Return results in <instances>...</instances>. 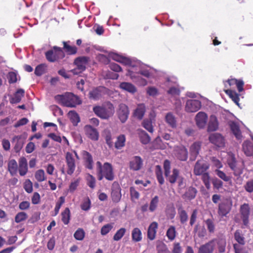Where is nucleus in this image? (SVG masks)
<instances>
[{
    "mask_svg": "<svg viewBox=\"0 0 253 253\" xmlns=\"http://www.w3.org/2000/svg\"><path fill=\"white\" fill-rule=\"evenodd\" d=\"M55 99L59 101L64 106L69 107H75L82 103L80 98L73 93L66 92L64 94L57 95Z\"/></svg>",
    "mask_w": 253,
    "mask_h": 253,
    "instance_id": "1",
    "label": "nucleus"
},
{
    "mask_svg": "<svg viewBox=\"0 0 253 253\" xmlns=\"http://www.w3.org/2000/svg\"><path fill=\"white\" fill-rule=\"evenodd\" d=\"M93 111L98 117L102 119H108L115 112L112 104L108 103L106 106H95L93 108Z\"/></svg>",
    "mask_w": 253,
    "mask_h": 253,
    "instance_id": "2",
    "label": "nucleus"
},
{
    "mask_svg": "<svg viewBox=\"0 0 253 253\" xmlns=\"http://www.w3.org/2000/svg\"><path fill=\"white\" fill-rule=\"evenodd\" d=\"M47 60L50 62H55L65 57V54L61 47L54 46L53 48L45 53Z\"/></svg>",
    "mask_w": 253,
    "mask_h": 253,
    "instance_id": "3",
    "label": "nucleus"
},
{
    "mask_svg": "<svg viewBox=\"0 0 253 253\" xmlns=\"http://www.w3.org/2000/svg\"><path fill=\"white\" fill-rule=\"evenodd\" d=\"M90 61V58L88 56H80L76 58L74 60V64L77 66V68L72 70L74 74H78L86 69V66Z\"/></svg>",
    "mask_w": 253,
    "mask_h": 253,
    "instance_id": "4",
    "label": "nucleus"
},
{
    "mask_svg": "<svg viewBox=\"0 0 253 253\" xmlns=\"http://www.w3.org/2000/svg\"><path fill=\"white\" fill-rule=\"evenodd\" d=\"M218 245L219 252H221V246L219 244L218 239H213L208 243L202 245L199 249L198 253H212L214 248Z\"/></svg>",
    "mask_w": 253,
    "mask_h": 253,
    "instance_id": "5",
    "label": "nucleus"
},
{
    "mask_svg": "<svg viewBox=\"0 0 253 253\" xmlns=\"http://www.w3.org/2000/svg\"><path fill=\"white\" fill-rule=\"evenodd\" d=\"M179 170L177 169H173L172 170V173L169 174L168 176H165L167 180L171 184H174L176 181L178 182L179 187H181L184 184V178L179 175Z\"/></svg>",
    "mask_w": 253,
    "mask_h": 253,
    "instance_id": "6",
    "label": "nucleus"
},
{
    "mask_svg": "<svg viewBox=\"0 0 253 253\" xmlns=\"http://www.w3.org/2000/svg\"><path fill=\"white\" fill-rule=\"evenodd\" d=\"M65 162L67 166L66 173L72 175L76 169V161L72 153L68 152L65 155Z\"/></svg>",
    "mask_w": 253,
    "mask_h": 253,
    "instance_id": "7",
    "label": "nucleus"
},
{
    "mask_svg": "<svg viewBox=\"0 0 253 253\" xmlns=\"http://www.w3.org/2000/svg\"><path fill=\"white\" fill-rule=\"evenodd\" d=\"M107 88L103 86H99L93 88L88 94V97L94 100H99L106 92Z\"/></svg>",
    "mask_w": 253,
    "mask_h": 253,
    "instance_id": "8",
    "label": "nucleus"
},
{
    "mask_svg": "<svg viewBox=\"0 0 253 253\" xmlns=\"http://www.w3.org/2000/svg\"><path fill=\"white\" fill-rule=\"evenodd\" d=\"M209 165L203 160H198L195 164L194 169V173L196 175H202L209 169Z\"/></svg>",
    "mask_w": 253,
    "mask_h": 253,
    "instance_id": "9",
    "label": "nucleus"
},
{
    "mask_svg": "<svg viewBox=\"0 0 253 253\" xmlns=\"http://www.w3.org/2000/svg\"><path fill=\"white\" fill-rule=\"evenodd\" d=\"M111 198L113 202L118 203L122 197L121 188L117 182H114L111 188Z\"/></svg>",
    "mask_w": 253,
    "mask_h": 253,
    "instance_id": "10",
    "label": "nucleus"
},
{
    "mask_svg": "<svg viewBox=\"0 0 253 253\" xmlns=\"http://www.w3.org/2000/svg\"><path fill=\"white\" fill-rule=\"evenodd\" d=\"M201 107V102L196 99H190L187 101L185 106V110L187 112H196Z\"/></svg>",
    "mask_w": 253,
    "mask_h": 253,
    "instance_id": "11",
    "label": "nucleus"
},
{
    "mask_svg": "<svg viewBox=\"0 0 253 253\" xmlns=\"http://www.w3.org/2000/svg\"><path fill=\"white\" fill-rule=\"evenodd\" d=\"M241 218L243 224L247 226L249 223V217L250 213V208L248 204H244L241 205L240 209Z\"/></svg>",
    "mask_w": 253,
    "mask_h": 253,
    "instance_id": "12",
    "label": "nucleus"
},
{
    "mask_svg": "<svg viewBox=\"0 0 253 253\" xmlns=\"http://www.w3.org/2000/svg\"><path fill=\"white\" fill-rule=\"evenodd\" d=\"M104 177L109 181H113L114 179L113 169L111 164L106 162L103 164V169L101 170Z\"/></svg>",
    "mask_w": 253,
    "mask_h": 253,
    "instance_id": "13",
    "label": "nucleus"
},
{
    "mask_svg": "<svg viewBox=\"0 0 253 253\" xmlns=\"http://www.w3.org/2000/svg\"><path fill=\"white\" fill-rule=\"evenodd\" d=\"M117 114L121 122L124 123L127 120L129 115L128 107L125 104H120Z\"/></svg>",
    "mask_w": 253,
    "mask_h": 253,
    "instance_id": "14",
    "label": "nucleus"
},
{
    "mask_svg": "<svg viewBox=\"0 0 253 253\" xmlns=\"http://www.w3.org/2000/svg\"><path fill=\"white\" fill-rule=\"evenodd\" d=\"M228 125L232 133L235 136L236 139L241 140L243 138V135L239 124L233 121H229Z\"/></svg>",
    "mask_w": 253,
    "mask_h": 253,
    "instance_id": "15",
    "label": "nucleus"
},
{
    "mask_svg": "<svg viewBox=\"0 0 253 253\" xmlns=\"http://www.w3.org/2000/svg\"><path fill=\"white\" fill-rule=\"evenodd\" d=\"M18 169L20 176H25L28 171L27 161L24 157H20L18 160Z\"/></svg>",
    "mask_w": 253,
    "mask_h": 253,
    "instance_id": "16",
    "label": "nucleus"
},
{
    "mask_svg": "<svg viewBox=\"0 0 253 253\" xmlns=\"http://www.w3.org/2000/svg\"><path fill=\"white\" fill-rule=\"evenodd\" d=\"M143 166V160L140 156H134L129 162V168L134 171L140 170Z\"/></svg>",
    "mask_w": 253,
    "mask_h": 253,
    "instance_id": "17",
    "label": "nucleus"
},
{
    "mask_svg": "<svg viewBox=\"0 0 253 253\" xmlns=\"http://www.w3.org/2000/svg\"><path fill=\"white\" fill-rule=\"evenodd\" d=\"M175 155L177 159L181 161H185L188 158L187 149L183 146L177 147L175 150Z\"/></svg>",
    "mask_w": 253,
    "mask_h": 253,
    "instance_id": "18",
    "label": "nucleus"
},
{
    "mask_svg": "<svg viewBox=\"0 0 253 253\" xmlns=\"http://www.w3.org/2000/svg\"><path fill=\"white\" fill-rule=\"evenodd\" d=\"M82 156L85 167L90 170L92 169L93 167V160L91 155L87 151H83Z\"/></svg>",
    "mask_w": 253,
    "mask_h": 253,
    "instance_id": "19",
    "label": "nucleus"
},
{
    "mask_svg": "<svg viewBox=\"0 0 253 253\" xmlns=\"http://www.w3.org/2000/svg\"><path fill=\"white\" fill-rule=\"evenodd\" d=\"M84 129L87 136L91 140L96 141L99 138V133L97 129L90 125L85 126Z\"/></svg>",
    "mask_w": 253,
    "mask_h": 253,
    "instance_id": "20",
    "label": "nucleus"
},
{
    "mask_svg": "<svg viewBox=\"0 0 253 253\" xmlns=\"http://www.w3.org/2000/svg\"><path fill=\"white\" fill-rule=\"evenodd\" d=\"M208 119L207 115L203 112H199L196 116L195 120L199 128H203L206 126Z\"/></svg>",
    "mask_w": 253,
    "mask_h": 253,
    "instance_id": "21",
    "label": "nucleus"
},
{
    "mask_svg": "<svg viewBox=\"0 0 253 253\" xmlns=\"http://www.w3.org/2000/svg\"><path fill=\"white\" fill-rule=\"evenodd\" d=\"M158 227V224L155 221L152 222L149 225L147 231V237L150 240H153L155 238Z\"/></svg>",
    "mask_w": 253,
    "mask_h": 253,
    "instance_id": "22",
    "label": "nucleus"
},
{
    "mask_svg": "<svg viewBox=\"0 0 253 253\" xmlns=\"http://www.w3.org/2000/svg\"><path fill=\"white\" fill-rule=\"evenodd\" d=\"M25 91L23 89H18L14 94L13 96L9 99L11 104H16L20 102L22 98L24 96Z\"/></svg>",
    "mask_w": 253,
    "mask_h": 253,
    "instance_id": "23",
    "label": "nucleus"
},
{
    "mask_svg": "<svg viewBox=\"0 0 253 253\" xmlns=\"http://www.w3.org/2000/svg\"><path fill=\"white\" fill-rule=\"evenodd\" d=\"M197 193V189L191 186L187 188L185 193L182 195V198L184 199L191 201L196 197Z\"/></svg>",
    "mask_w": 253,
    "mask_h": 253,
    "instance_id": "24",
    "label": "nucleus"
},
{
    "mask_svg": "<svg viewBox=\"0 0 253 253\" xmlns=\"http://www.w3.org/2000/svg\"><path fill=\"white\" fill-rule=\"evenodd\" d=\"M243 150L247 156H251L253 154V144L249 140L245 141L242 145Z\"/></svg>",
    "mask_w": 253,
    "mask_h": 253,
    "instance_id": "25",
    "label": "nucleus"
},
{
    "mask_svg": "<svg viewBox=\"0 0 253 253\" xmlns=\"http://www.w3.org/2000/svg\"><path fill=\"white\" fill-rule=\"evenodd\" d=\"M145 106L144 104H138L133 113V116L139 120H141L145 113Z\"/></svg>",
    "mask_w": 253,
    "mask_h": 253,
    "instance_id": "26",
    "label": "nucleus"
},
{
    "mask_svg": "<svg viewBox=\"0 0 253 253\" xmlns=\"http://www.w3.org/2000/svg\"><path fill=\"white\" fill-rule=\"evenodd\" d=\"M218 123L216 117L214 115L211 116L210 121L208 124V131H215L218 128Z\"/></svg>",
    "mask_w": 253,
    "mask_h": 253,
    "instance_id": "27",
    "label": "nucleus"
},
{
    "mask_svg": "<svg viewBox=\"0 0 253 253\" xmlns=\"http://www.w3.org/2000/svg\"><path fill=\"white\" fill-rule=\"evenodd\" d=\"M227 163L229 167L233 170H235L236 165L237 161L235 155L232 152H228L227 153Z\"/></svg>",
    "mask_w": 253,
    "mask_h": 253,
    "instance_id": "28",
    "label": "nucleus"
},
{
    "mask_svg": "<svg viewBox=\"0 0 253 253\" xmlns=\"http://www.w3.org/2000/svg\"><path fill=\"white\" fill-rule=\"evenodd\" d=\"M209 140L211 143L219 147L221 144V135L217 133H212L210 135Z\"/></svg>",
    "mask_w": 253,
    "mask_h": 253,
    "instance_id": "29",
    "label": "nucleus"
},
{
    "mask_svg": "<svg viewBox=\"0 0 253 253\" xmlns=\"http://www.w3.org/2000/svg\"><path fill=\"white\" fill-rule=\"evenodd\" d=\"M201 147V144L200 142H195L191 146L190 151L191 157H193V160H195L199 154Z\"/></svg>",
    "mask_w": 253,
    "mask_h": 253,
    "instance_id": "30",
    "label": "nucleus"
},
{
    "mask_svg": "<svg viewBox=\"0 0 253 253\" xmlns=\"http://www.w3.org/2000/svg\"><path fill=\"white\" fill-rule=\"evenodd\" d=\"M232 202L230 199H226L222 201V216L228 213L231 209Z\"/></svg>",
    "mask_w": 253,
    "mask_h": 253,
    "instance_id": "31",
    "label": "nucleus"
},
{
    "mask_svg": "<svg viewBox=\"0 0 253 253\" xmlns=\"http://www.w3.org/2000/svg\"><path fill=\"white\" fill-rule=\"evenodd\" d=\"M165 121L171 128H174L176 127V119L172 113L169 112L166 114L165 116Z\"/></svg>",
    "mask_w": 253,
    "mask_h": 253,
    "instance_id": "32",
    "label": "nucleus"
},
{
    "mask_svg": "<svg viewBox=\"0 0 253 253\" xmlns=\"http://www.w3.org/2000/svg\"><path fill=\"white\" fill-rule=\"evenodd\" d=\"M7 168L11 176L16 174L18 169V165L16 160L14 159L10 160L8 163Z\"/></svg>",
    "mask_w": 253,
    "mask_h": 253,
    "instance_id": "33",
    "label": "nucleus"
},
{
    "mask_svg": "<svg viewBox=\"0 0 253 253\" xmlns=\"http://www.w3.org/2000/svg\"><path fill=\"white\" fill-rule=\"evenodd\" d=\"M71 219V213L70 209L66 208L65 210L61 212V220L65 225H67Z\"/></svg>",
    "mask_w": 253,
    "mask_h": 253,
    "instance_id": "34",
    "label": "nucleus"
},
{
    "mask_svg": "<svg viewBox=\"0 0 253 253\" xmlns=\"http://www.w3.org/2000/svg\"><path fill=\"white\" fill-rule=\"evenodd\" d=\"M178 213L180 222L181 224H185L188 220V216L187 212L182 207L178 209Z\"/></svg>",
    "mask_w": 253,
    "mask_h": 253,
    "instance_id": "35",
    "label": "nucleus"
},
{
    "mask_svg": "<svg viewBox=\"0 0 253 253\" xmlns=\"http://www.w3.org/2000/svg\"><path fill=\"white\" fill-rule=\"evenodd\" d=\"M132 240L135 242H138L142 240V233L140 230L137 228H134L131 232Z\"/></svg>",
    "mask_w": 253,
    "mask_h": 253,
    "instance_id": "36",
    "label": "nucleus"
},
{
    "mask_svg": "<svg viewBox=\"0 0 253 253\" xmlns=\"http://www.w3.org/2000/svg\"><path fill=\"white\" fill-rule=\"evenodd\" d=\"M224 91L234 101V102L238 106H239V95L236 92L232 90L227 89L224 90Z\"/></svg>",
    "mask_w": 253,
    "mask_h": 253,
    "instance_id": "37",
    "label": "nucleus"
},
{
    "mask_svg": "<svg viewBox=\"0 0 253 253\" xmlns=\"http://www.w3.org/2000/svg\"><path fill=\"white\" fill-rule=\"evenodd\" d=\"M120 87L126 91L131 93H134L136 91L135 87L131 84L126 82H123L120 85Z\"/></svg>",
    "mask_w": 253,
    "mask_h": 253,
    "instance_id": "38",
    "label": "nucleus"
},
{
    "mask_svg": "<svg viewBox=\"0 0 253 253\" xmlns=\"http://www.w3.org/2000/svg\"><path fill=\"white\" fill-rule=\"evenodd\" d=\"M126 137L124 134H121L117 137V140L115 143V148L120 149L125 145Z\"/></svg>",
    "mask_w": 253,
    "mask_h": 253,
    "instance_id": "39",
    "label": "nucleus"
},
{
    "mask_svg": "<svg viewBox=\"0 0 253 253\" xmlns=\"http://www.w3.org/2000/svg\"><path fill=\"white\" fill-rule=\"evenodd\" d=\"M68 117L73 125L76 126L80 121L78 114L74 111H70L68 113Z\"/></svg>",
    "mask_w": 253,
    "mask_h": 253,
    "instance_id": "40",
    "label": "nucleus"
},
{
    "mask_svg": "<svg viewBox=\"0 0 253 253\" xmlns=\"http://www.w3.org/2000/svg\"><path fill=\"white\" fill-rule=\"evenodd\" d=\"M64 49L65 51L69 55H74L77 53L78 49L75 46H71L67 43L66 42H63Z\"/></svg>",
    "mask_w": 253,
    "mask_h": 253,
    "instance_id": "41",
    "label": "nucleus"
},
{
    "mask_svg": "<svg viewBox=\"0 0 253 253\" xmlns=\"http://www.w3.org/2000/svg\"><path fill=\"white\" fill-rule=\"evenodd\" d=\"M126 232V228L122 227L118 229L114 235L113 236V239L115 241H120L125 235Z\"/></svg>",
    "mask_w": 253,
    "mask_h": 253,
    "instance_id": "42",
    "label": "nucleus"
},
{
    "mask_svg": "<svg viewBox=\"0 0 253 253\" xmlns=\"http://www.w3.org/2000/svg\"><path fill=\"white\" fill-rule=\"evenodd\" d=\"M176 231L174 226H170L168 229L166 236L170 241L174 240L176 237Z\"/></svg>",
    "mask_w": 253,
    "mask_h": 253,
    "instance_id": "43",
    "label": "nucleus"
},
{
    "mask_svg": "<svg viewBox=\"0 0 253 253\" xmlns=\"http://www.w3.org/2000/svg\"><path fill=\"white\" fill-rule=\"evenodd\" d=\"M194 232L197 233L200 238H203L207 234V231L204 226L200 227L198 224L196 225L194 229Z\"/></svg>",
    "mask_w": 253,
    "mask_h": 253,
    "instance_id": "44",
    "label": "nucleus"
},
{
    "mask_svg": "<svg viewBox=\"0 0 253 253\" xmlns=\"http://www.w3.org/2000/svg\"><path fill=\"white\" fill-rule=\"evenodd\" d=\"M139 138L141 142L144 144L149 143L151 140L149 135L144 130H142L140 133Z\"/></svg>",
    "mask_w": 253,
    "mask_h": 253,
    "instance_id": "45",
    "label": "nucleus"
},
{
    "mask_svg": "<svg viewBox=\"0 0 253 253\" xmlns=\"http://www.w3.org/2000/svg\"><path fill=\"white\" fill-rule=\"evenodd\" d=\"M87 185L91 189H94L95 187L96 180L95 177L91 174L88 173L86 176Z\"/></svg>",
    "mask_w": 253,
    "mask_h": 253,
    "instance_id": "46",
    "label": "nucleus"
},
{
    "mask_svg": "<svg viewBox=\"0 0 253 253\" xmlns=\"http://www.w3.org/2000/svg\"><path fill=\"white\" fill-rule=\"evenodd\" d=\"M142 125V126L149 132L152 133L153 132L154 129L152 125V122L150 119L144 120Z\"/></svg>",
    "mask_w": 253,
    "mask_h": 253,
    "instance_id": "47",
    "label": "nucleus"
},
{
    "mask_svg": "<svg viewBox=\"0 0 253 253\" xmlns=\"http://www.w3.org/2000/svg\"><path fill=\"white\" fill-rule=\"evenodd\" d=\"M234 238L240 245H244L245 244V238L242 234L241 231L239 230H236L234 233Z\"/></svg>",
    "mask_w": 253,
    "mask_h": 253,
    "instance_id": "48",
    "label": "nucleus"
},
{
    "mask_svg": "<svg viewBox=\"0 0 253 253\" xmlns=\"http://www.w3.org/2000/svg\"><path fill=\"white\" fill-rule=\"evenodd\" d=\"M35 178L39 182H42L46 180V177L43 169L38 170L35 174Z\"/></svg>",
    "mask_w": 253,
    "mask_h": 253,
    "instance_id": "49",
    "label": "nucleus"
},
{
    "mask_svg": "<svg viewBox=\"0 0 253 253\" xmlns=\"http://www.w3.org/2000/svg\"><path fill=\"white\" fill-rule=\"evenodd\" d=\"M158 203L159 197L158 196H155L151 200L149 208V211L151 212H153L154 211H155L157 208Z\"/></svg>",
    "mask_w": 253,
    "mask_h": 253,
    "instance_id": "50",
    "label": "nucleus"
},
{
    "mask_svg": "<svg viewBox=\"0 0 253 253\" xmlns=\"http://www.w3.org/2000/svg\"><path fill=\"white\" fill-rule=\"evenodd\" d=\"M46 66L44 64H41L38 65L35 70V74L37 76H41L45 72Z\"/></svg>",
    "mask_w": 253,
    "mask_h": 253,
    "instance_id": "51",
    "label": "nucleus"
},
{
    "mask_svg": "<svg viewBox=\"0 0 253 253\" xmlns=\"http://www.w3.org/2000/svg\"><path fill=\"white\" fill-rule=\"evenodd\" d=\"M28 218L27 214L23 211L18 212L15 216V221L16 223H20L25 220Z\"/></svg>",
    "mask_w": 253,
    "mask_h": 253,
    "instance_id": "52",
    "label": "nucleus"
},
{
    "mask_svg": "<svg viewBox=\"0 0 253 253\" xmlns=\"http://www.w3.org/2000/svg\"><path fill=\"white\" fill-rule=\"evenodd\" d=\"M85 236V232L82 228L78 229L74 234L75 238L79 241H82Z\"/></svg>",
    "mask_w": 253,
    "mask_h": 253,
    "instance_id": "53",
    "label": "nucleus"
},
{
    "mask_svg": "<svg viewBox=\"0 0 253 253\" xmlns=\"http://www.w3.org/2000/svg\"><path fill=\"white\" fill-rule=\"evenodd\" d=\"M104 138L106 143L108 146L111 148L113 146V142L112 139L111 133L109 130H106L104 131Z\"/></svg>",
    "mask_w": 253,
    "mask_h": 253,
    "instance_id": "54",
    "label": "nucleus"
},
{
    "mask_svg": "<svg viewBox=\"0 0 253 253\" xmlns=\"http://www.w3.org/2000/svg\"><path fill=\"white\" fill-rule=\"evenodd\" d=\"M65 202V198L64 197H60L59 199V200L56 202V205L54 208V214L53 216H56L59 213V210L61 207V206Z\"/></svg>",
    "mask_w": 253,
    "mask_h": 253,
    "instance_id": "55",
    "label": "nucleus"
},
{
    "mask_svg": "<svg viewBox=\"0 0 253 253\" xmlns=\"http://www.w3.org/2000/svg\"><path fill=\"white\" fill-rule=\"evenodd\" d=\"M23 187L28 193H31L33 191V183L29 179H27L25 181Z\"/></svg>",
    "mask_w": 253,
    "mask_h": 253,
    "instance_id": "56",
    "label": "nucleus"
},
{
    "mask_svg": "<svg viewBox=\"0 0 253 253\" xmlns=\"http://www.w3.org/2000/svg\"><path fill=\"white\" fill-rule=\"evenodd\" d=\"M80 181V178H78L74 181H72L69 185L68 190L71 193L74 192L76 190L77 187L79 186Z\"/></svg>",
    "mask_w": 253,
    "mask_h": 253,
    "instance_id": "57",
    "label": "nucleus"
},
{
    "mask_svg": "<svg viewBox=\"0 0 253 253\" xmlns=\"http://www.w3.org/2000/svg\"><path fill=\"white\" fill-rule=\"evenodd\" d=\"M113 227L112 223H108L104 225L101 229V234L103 236L106 235L112 230Z\"/></svg>",
    "mask_w": 253,
    "mask_h": 253,
    "instance_id": "58",
    "label": "nucleus"
},
{
    "mask_svg": "<svg viewBox=\"0 0 253 253\" xmlns=\"http://www.w3.org/2000/svg\"><path fill=\"white\" fill-rule=\"evenodd\" d=\"M91 201L88 197L84 199L81 205V209L84 211H87L90 209Z\"/></svg>",
    "mask_w": 253,
    "mask_h": 253,
    "instance_id": "59",
    "label": "nucleus"
},
{
    "mask_svg": "<svg viewBox=\"0 0 253 253\" xmlns=\"http://www.w3.org/2000/svg\"><path fill=\"white\" fill-rule=\"evenodd\" d=\"M208 230L210 233H213L215 230V226L213 221L211 219H208L205 221Z\"/></svg>",
    "mask_w": 253,
    "mask_h": 253,
    "instance_id": "60",
    "label": "nucleus"
},
{
    "mask_svg": "<svg viewBox=\"0 0 253 253\" xmlns=\"http://www.w3.org/2000/svg\"><path fill=\"white\" fill-rule=\"evenodd\" d=\"M202 179L207 189H210V176L208 173L206 172L203 174H202Z\"/></svg>",
    "mask_w": 253,
    "mask_h": 253,
    "instance_id": "61",
    "label": "nucleus"
},
{
    "mask_svg": "<svg viewBox=\"0 0 253 253\" xmlns=\"http://www.w3.org/2000/svg\"><path fill=\"white\" fill-rule=\"evenodd\" d=\"M244 187L247 192L252 193L253 192V179L248 180Z\"/></svg>",
    "mask_w": 253,
    "mask_h": 253,
    "instance_id": "62",
    "label": "nucleus"
},
{
    "mask_svg": "<svg viewBox=\"0 0 253 253\" xmlns=\"http://www.w3.org/2000/svg\"><path fill=\"white\" fill-rule=\"evenodd\" d=\"M7 78L9 84L15 83L17 81V74L13 72H10L8 73Z\"/></svg>",
    "mask_w": 253,
    "mask_h": 253,
    "instance_id": "63",
    "label": "nucleus"
},
{
    "mask_svg": "<svg viewBox=\"0 0 253 253\" xmlns=\"http://www.w3.org/2000/svg\"><path fill=\"white\" fill-rule=\"evenodd\" d=\"M182 249L179 243L175 242L173 243L172 253H182Z\"/></svg>",
    "mask_w": 253,
    "mask_h": 253,
    "instance_id": "64",
    "label": "nucleus"
}]
</instances>
